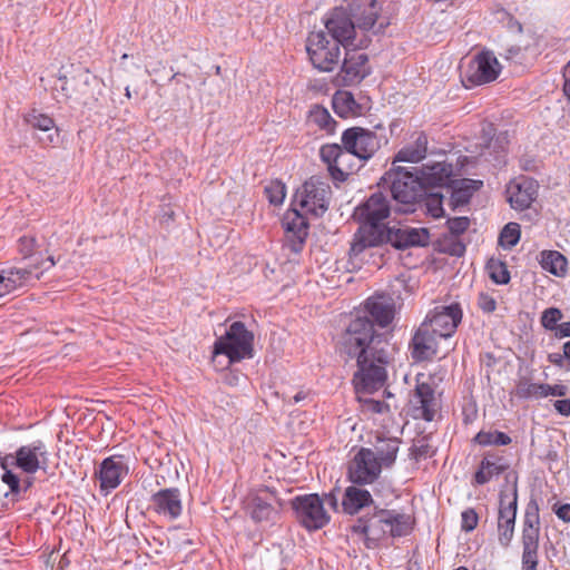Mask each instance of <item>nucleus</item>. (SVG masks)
<instances>
[{
    "label": "nucleus",
    "mask_w": 570,
    "mask_h": 570,
    "mask_svg": "<svg viewBox=\"0 0 570 570\" xmlns=\"http://www.w3.org/2000/svg\"><path fill=\"white\" fill-rule=\"evenodd\" d=\"M520 235V225L518 223H508L500 233L499 244L510 249L518 244Z\"/></svg>",
    "instance_id": "47"
},
{
    "label": "nucleus",
    "mask_w": 570,
    "mask_h": 570,
    "mask_svg": "<svg viewBox=\"0 0 570 570\" xmlns=\"http://www.w3.org/2000/svg\"><path fill=\"white\" fill-rule=\"evenodd\" d=\"M55 266V259L49 256L46 261L23 267H8L0 271V297L39 281L45 271Z\"/></svg>",
    "instance_id": "10"
},
{
    "label": "nucleus",
    "mask_w": 570,
    "mask_h": 570,
    "mask_svg": "<svg viewBox=\"0 0 570 570\" xmlns=\"http://www.w3.org/2000/svg\"><path fill=\"white\" fill-rule=\"evenodd\" d=\"M563 78H564L563 91H564V95L567 96V98L570 100V61L563 68Z\"/></svg>",
    "instance_id": "60"
},
{
    "label": "nucleus",
    "mask_w": 570,
    "mask_h": 570,
    "mask_svg": "<svg viewBox=\"0 0 570 570\" xmlns=\"http://www.w3.org/2000/svg\"><path fill=\"white\" fill-rule=\"evenodd\" d=\"M443 198L444 195L440 191L429 193L426 189H424L423 197L417 204H420L421 207H424L426 213L433 218H440L444 214Z\"/></svg>",
    "instance_id": "43"
},
{
    "label": "nucleus",
    "mask_w": 570,
    "mask_h": 570,
    "mask_svg": "<svg viewBox=\"0 0 570 570\" xmlns=\"http://www.w3.org/2000/svg\"><path fill=\"white\" fill-rule=\"evenodd\" d=\"M483 186L482 180L462 178L452 179L446 186V191L450 193L449 205L453 210L469 204L473 194Z\"/></svg>",
    "instance_id": "31"
},
{
    "label": "nucleus",
    "mask_w": 570,
    "mask_h": 570,
    "mask_svg": "<svg viewBox=\"0 0 570 570\" xmlns=\"http://www.w3.org/2000/svg\"><path fill=\"white\" fill-rule=\"evenodd\" d=\"M282 507L276 492L267 487L256 490L248 497L247 509L255 522H275Z\"/></svg>",
    "instance_id": "17"
},
{
    "label": "nucleus",
    "mask_w": 570,
    "mask_h": 570,
    "mask_svg": "<svg viewBox=\"0 0 570 570\" xmlns=\"http://www.w3.org/2000/svg\"><path fill=\"white\" fill-rule=\"evenodd\" d=\"M478 305L484 313H492L497 308V301L488 293H480Z\"/></svg>",
    "instance_id": "55"
},
{
    "label": "nucleus",
    "mask_w": 570,
    "mask_h": 570,
    "mask_svg": "<svg viewBox=\"0 0 570 570\" xmlns=\"http://www.w3.org/2000/svg\"><path fill=\"white\" fill-rule=\"evenodd\" d=\"M373 503L371 493L357 485L353 484L345 489L342 499V509L347 514H356L360 510L365 507H370Z\"/></svg>",
    "instance_id": "34"
},
{
    "label": "nucleus",
    "mask_w": 570,
    "mask_h": 570,
    "mask_svg": "<svg viewBox=\"0 0 570 570\" xmlns=\"http://www.w3.org/2000/svg\"><path fill=\"white\" fill-rule=\"evenodd\" d=\"M473 441L482 446L508 445L512 442L508 434L500 431H480Z\"/></svg>",
    "instance_id": "46"
},
{
    "label": "nucleus",
    "mask_w": 570,
    "mask_h": 570,
    "mask_svg": "<svg viewBox=\"0 0 570 570\" xmlns=\"http://www.w3.org/2000/svg\"><path fill=\"white\" fill-rule=\"evenodd\" d=\"M439 340V335L434 334L426 324H421L410 343L412 358L415 362L432 360L438 354Z\"/></svg>",
    "instance_id": "25"
},
{
    "label": "nucleus",
    "mask_w": 570,
    "mask_h": 570,
    "mask_svg": "<svg viewBox=\"0 0 570 570\" xmlns=\"http://www.w3.org/2000/svg\"><path fill=\"white\" fill-rule=\"evenodd\" d=\"M563 358H564V355L560 354V353H551L548 355L549 362L554 365H558V366L563 365Z\"/></svg>",
    "instance_id": "63"
},
{
    "label": "nucleus",
    "mask_w": 570,
    "mask_h": 570,
    "mask_svg": "<svg viewBox=\"0 0 570 570\" xmlns=\"http://www.w3.org/2000/svg\"><path fill=\"white\" fill-rule=\"evenodd\" d=\"M324 23L331 39L337 41L344 48H362L368 42L364 39L357 40V30L347 8H334Z\"/></svg>",
    "instance_id": "9"
},
{
    "label": "nucleus",
    "mask_w": 570,
    "mask_h": 570,
    "mask_svg": "<svg viewBox=\"0 0 570 570\" xmlns=\"http://www.w3.org/2000/svg\"><path fill=\"white\" fill-rule=\"evenodd\" d=\"M554 409L563 416L570 415V399L558 400L554 402Z\"/></svg>",
    "instance_id": "58"
},
{
    "label": "nucleus",
    "mask_w": 570,
    "mask_h": 570,
    "mask_svg": "<svg viewBox=\"0 0 570 570\" xmlns=\"http://www.w3.org/2000/svg\"><path fill=\"white\" fill-rule=\"evenodd\" d=\"M361 315H366L379 327L389 326L394 318V303L391 297L385 295H374L368 297L363 307L357 311Z\"/></svg>",
    "instance_id": "24"
},
{
    "label": "nucleus",
    "mask_w": 570,
    "mask_h": 570,
    "mask_svg": "<svg viewBox=\"0 0 570 570\" xmlns=\"http://www.w3.org/2000/svg\"><path fill=\"white\" fill-rule=\"evenodd\" d=\"M151 509L169 520L177 519L183 511L181 494L177 488L161 489L150 499Z\"/></svg>",
    "instance_id": "26"
},
{
    "label": "nucleus",
    "mask_w": 570,
    "mask_h": 570,
    "mask_svg": "<svg viewBox=\"0 0 570 570\" xmlns=\"http://www.w3.org/2000/svg\"><path fill=\"white\" fill-rule=\"evenodd\" d=\"M414 140L399 150L396 160L417 163L425 158L428 153V136L424 131L413 134Z\"/></svg>",
    "instance_id": "35"
},
{
    "label": "nucleus",
    "mask_w": 570,
    "mask_h": 570,
    "mask_svg": "<svg viewBox=\"0 0 570 570\" xmlns=\"http://www.w3.org/2000/svg\"><path fill=\"white\" fill-rule=\"evenodd\" d=\"M341 336H354L373 341L376 338H385L383 334H380L374 330L372 321L366 315H361L360 313H356V315L350 321Z\"/></svg>",
    "instance_id": "36"
},
{
    "label": "nucleus",
    "mask_w": 570,
    "mask_h": 570,
    "mask_svg": "<svg viewBox=\"0 0 570 570\" xmlns=\"http://www.w3.org/2000/svg\"><path fill=\"white\" fill-rule=\"evenodd\" d=\"M382 469L375 452L370 448H361L348 461L346 474L352 484L366 485L380 478Z\"/></svg>",
    "instance_id": "13"
},
{
    "label": "nucleus",
    "mask_w": 570,
    "mask_h": 570,
    "mask_svg": "<svg viewBox=\"0 0 570 570\" xmlns=\"http://www.w3.org/2000/svg\"><path fill=\"white\" fill-rule=\"evenodd\" d=\"M556 336L562 338V337H570V322L562 323L558 325L556 330Z\"/></svg>",
    "instance_id": "61"
},
{
    "label": "nucleus",
    "mask_w": 570,
    "mask_h": 570,
    "mask_svg": "<svg viewBox=\"0 0 570 570\" xmlns=\"http://www.w3.org/2000/svg\"><path fill=\"white\" fill-rule=\"evenodd\" d=\"M265 194L268 198V202L278 206L284 202L286 195V187L281 180H272L265 186Z\"/></svg>",
    "instance_id": "48"
},
{
    "label": "nucleus",
    "mask_w": 570,
    "mask_h": 570,
    "mask_svg": "<svg viewBox=\"0 0 570 570\" xmlns=\"http://www.w3.org/2000/svg\"><path fill=\"white\" fill-rule=\"evenodd\" d=\"M334 111L342 118L356 117L362 114V106L350 91L338 90L332 99Z\"/></svg>",
    "instance_id": "38"
},
{
    "label": "nucleus",
    "mask_w": 570,
    "mask_h": 570,
    "mask_svg": "<svg viewBox=\"0 0 570 570\" xmlns=\"http://www.w3.org/2000/svg\"><path fill=\"white\" fill-rule=\"evenodd\" d=\"M383 138L374 131L362 128L351 127L343 131L342 144L351 155L361 160H367L381 148Z\"/></svg>",
    "instance_id": "14"
},
{
    "label": "nucleus",
    "mask_w": 570,
    "mask_h": 570,
    "mask_svg": "<svg viewBox=\"0 0 570 570\" xmlns=\"http://www.w3.org/2000/svg\"><path fill=\"white\" fill-rule=\"evenodd\" d=\"M37 240L32 236H22L18 239V253L26 259L33 255Z\"/></svg>",
    "instance_id": "54"
},
{
    "label": "nucleus",
    "mask_w": 570,
    "mask_h": 570,
    "mask_svg": "<svg viewBox=\"0 0 570 570\" xmlns=\"http://www.w3.org/2000/svg\"><path fill=\"white\" fill-rule=\"evenodd\" d=\"M26 120L31 127L40 129L42 131H48L52 129L55 126V121L51 117L38 112L37 110H32L30 114H28Z\"/></svg>",
    "instance_id": "49"
},
{
    "label": "nucleus",
    "mask_w": 570,
    "mask_h": 570,
    "mask_svg": "<svg viewBox=\"0 0 570 570\" xmlns=\"http://www.w3.org/2000/svg\"><path fill=\"white\" fill-rule=\"evenodd\" d=\"M383 244V234L381 230H373L360 225L353 236L351 247L348 250L350 263L353 267H358L363 262V253L371 247H376Z\"/></svg>",
    "instance_id": "27"
},
{
    "label": "nucleus",
    "mask_w": 570,
    "mask_h": 570,
    "mask_svg": "<svg viewBox=\"0 0 570 570\" xmlns=\"http://www.w3.org/2000/svg\"><path fill=\"white\" fill-rule=\"evenodd\" d=\"M546 397L549 395L553 396H564L568 393V386L563 384H556V385H546Z\"/></svg>",
    "instance_id": "57"
},
{
    "label": "nucleus",
    "mask_w": 570,
    "mask_h": 570,
    "mask_svg": "<svg viewBox=\"0 0 570 570\" xmlns=\"http://www.w3.org/2000/svg\"><path fill=\"white\" fill-rule=\"evenodd\" d=\"M538 193V186L532 179H523L522 181L511 185L508 188V200L512 208L524 210L534 202Z\"/></svg>",
    "instance_id": "32"
},
{
    "label": "nucleus",
    "mask_w": 570,
    "mask_h": 570,
    "mask_svg": "<svg viewBox=\"0 0 570 570\" xmlns=\"http://www.w3.org/2000/svg\"><path fill=\"white\" fill-rule=\"evenodd\" d=\"M127 472L128 469L120 458L109 456L105 459L96 472L100 490L107 494L110 490L116 489Z\"/></svg>",
    "instance_id": "29"
},
{
    "label": "nucleus",
    "mask_w": 570,
    "mask_h": 570,
    "mask_svg": "<svg viewBox=\"0 0 570 570\" xmlns=\"http://www.w3.org/2000/svg\"><path fill=\"white\" fill-rule=\"evenodd\" d=\"M341 46L324 31H312L306 40V51L312 65L324 72L333 71L338 65Z\"/></svg>",
    "instance_id": "7"
},
{
    "label": "nucleus",
    "mask_w": 570,
    "mask_h": 570,
    "mask_svg": "<svg viewBox=\"0 0 570 570\" xmlns=\"http://www.w3.org/2000/svg\"><path fill=\"white\" fill-rule=\"evenodd\" d=\"M546 383H532L528 377H521L515 386V395L519 399L546 397Z\"/></svg>",
    "instance_id": "42"
},
{
    "label": "nucleus",
    "mask_w": 570,
    "mask_h": 570,
    "mask_svg": "<svg viewBox=\"0 0 570 570\" xmlns=\"http://www.w3.org/2000/svg\"><path fill=\"white\" fill-rule=\"evenodd\" d=\"M540 541V509L534 499H531L524 511L521 546L522 570H538Z\"/></svg>",
    "instance_id": "6"
},
{
    "label": "nucleus",
    "mask_w": 570,
    "mask_h": 570,
    "mask_svg": "<svg viewBox=\"0 0 570 570\" xmlns=\"http://www.w3.org/2000/svg\"><path fill=\"white\" fill-rule=\"evenodd\" d=\"M2 481L8 484L10 488V491L14 494H18L20 492V480L19 478L13 474L11 471H6L2 475Z\"/></svg>",
    "instance_id": "56"
},
{
    "label": "nucleus",
    "mask_w": 570,
    "mask_h": 570,
    "mask_svg": "<svg viewBox=\"0 0 570 570\" xmlns=\"http://www.w3.org/2000/svg\"><path fill=\"white\" fill-rule=\"evenodd\" d=\"M59 80L61 81L59 91L63 101L71 108L91 111L100 107L102 96L100 81L97 77L90 76L88 70L71 79L59 76Z\"/></svg>",
    "instance_id": "3"
},
{
    "label": "nucleus",
    "mask_w": 570,
    "mask_h": 570,
    "mask_svg": "<svg viewBox=\"0 0 570 570\" xmlns=\"http://www.w3.org/2000/svg\"><path fill=\"white\" fill-rule=\"evenodd\" d=\"M556 514L560 520L570 522V504L566 503L558 507Z\"/></svg>",
    "instance_id": "59"
},
{
    "label": "nucleus",
    "mask_w": 570,
    "mask_h": 570,
    "mask_svg": "<svg viewBox=\"0 0 570 570\" xmlns=\"http://www.w3.org/2000/svg\"><path fill=\"white\" fill-rule=\"evenodd\" d=\"M446 225L451 235L460 236L470 227V218L465 216L449 218Z\"/></svg>",
    "instance_id": "51"
},
{
    "label": "nucleus",
    "mask_w": 570,
    "mask_h": 570,
    "mask_svg": "<svg viewBox=\"0 0 570 570\" xmlns=\"http://www.w3.org/2000/svg\"><path fill=\"white\" fill-rule=\"evenodd\" d=\"M483 459H488L489 461L498 463L499 465H509V463L504 460L503 456L490 451L484 454Z\"/></svg>",
    "instance_id": "62"
},
{
    "label": "nucleus",
    "mask_w": 570,
    "mask_h": 570,
    "mask_svg": "<svg viewBox=\"0 0 570 570\" xmlns=\"http://www.w3.org/2000/svg\"><path fill=\"white\" fill-rule=\"evenodd\" d=\"M501 71V66L493 52L483 50L475 55L465 67L462 82L466 88L494 81Z\"/></svg>",
    "instance_id": "12"
},
{
    "label": "nucleus",
    "mask_w": 570,
    "mask_h": 570,
    "mask_svg": "<svg viewBox=\"0 0 570 570\" xmlns=\"http://www.w3.org/2000/svg\"><path fill=\"white\" fill-rule=\"evenodd\" d=\"M323 501H324V503L326 502L334 510H337L338 502H337V498H336V495L334 493L326 494L325 495V500H323Z\"/></svg>",
    "instance_id": "64"
},
{
    "label": "nucleus",
    "mask_w": 570,
    "mask_h": 570,
    "mask_svg": "<svg viewBox=\"0 0 570 570\" xmlns=\"http://www.w3.org/2000/svg\"><path fill=\"white\" fill-rule=\"evenodd\" d=\"M453 175V167L446 163H434L425 165L421 170L419 180L422 183L423 190L432 188H446L451 183Z\"/></svg>",
    "instance_id": "30"
},
{
    "label": "nucleus",
    "mask_w": 570,
    "mask_h": 570,
    "mask_svg": "<svg viewBox=\"0 0 570 570\" xmlns=\"http://www.w3.org/2000/svg\"><path fill=\"white\" fill-rule=\"evenodd\" d=\"M562 318V313L557 307H550L543 311L541 315V324L549 331H556L558 322Z\"/></svg>",
    "instance_id": "50"
},
{
    "label": "nucleus",
    "mask_w": 570,
    "mask_h": 570,
    "mask_svg": "<svg viewBox=\"0 0 570 570\" xmlns=\"http://www.w3.org/2000/svg\"><path fill=\"white\" fill-rule=\"evenodd\" d=\"M350 14L354 20L356 30L360 32H367L373 30L374 33H379L384 30L387 23L380 22V8L377 7L376 0L365 1H353L347 6Z\"/></svg>",
    "instance_id": "23"
},
{
    "label": "nucleus",
    "mask_w": 570,
    "mask_h": 570,
    "mask_svg": "<svg viewBox=\"0 0 570 570\" xmlns=\"http://www.w3.org/2000/svg\"><path fill=\"white\" fill-rule=\"evenodd\" d=\"M400 439L397 438H377L374 449L377 462L382 468H391L395 460L400 448Z\"/></svg>",
    "instance_id": "37"
},
{
    "label": "nucleus",
    "mask_w": 570,
    "mask_h": 570,
    "mask_svg": "<svg viewBox=\"0 0 570 570\" xmlns=\"http://www.w3.org/2000/svg\"><path fill=\"white\" fill-rule=\"evenodd\" d=\"M410 455L413 459H415L416 461H419L421 459H425L428 456H431L432 455L431 445L424 438H421V439L414 441V443L411 448Z\"/></svg>",
    "instance_id": "52"
},
{
    "label": "nucleus",
    "mask_w": 570,
    "mask_h": 570,
    "mask_svg": "<svg viewBox=\"0 0 570 570\" xmlns=\"http://www.w3.org/2000/svg\"><path fill=\"white\" fill-rule=\"evenodd\" d=\"M412 525L410 515L395 510L380 509L371 515L358 518L351 529L354 533L363 534L366 547L372 548L387 534L393 538L407 535Z\"/></svg>",
    "instance_id": "2"
},
{
    "label": "nucleus",
    "mask_w": 570,
    "mask_h": 570,
    "mask_svg": "<svg viewBox=\"0 0 570 570\" xmlns=\"http://www.w3.org/2000/svg\"><path fill=\"white\" fill-rule=\"evenodd\" d=\"M320 156L327 165L333 179L344 181L343 158H350L347 150L338 144H326L321 147Z\"/></svg>",
    "instance_id": "33"
},
{
    "label": "nucleus",
    "mask_w": 570,
    "mask_h": 570,
    "mask_svg": "<svg viewBox=\"0 0 570 570\" xmlns=\"http://www.w3.org/2000/svg\"><path fill=\"white\" fill-rule=\"evenodd\" d=\"M518 510V489L513 487L509 494L501 491L499 494L498 512V541L503 548H508L514 535L515 518Z\"/></svg>",
    "instance_id": "16"
},
{
    "label": "nucleus",
    "mask_w": 570,
    "mask_h": 570,
    "mask_svg": "<svg viewBox=\"0 0 570 570\" xmlns=\"http://www.w3.org/2000/svg\"><path fill=\"white\" fill-rule=\"evenodd\" d=\"M282 224L285 229L291 250L296 254L299 253L308 234L307 219L297 209H293L285 214Z\"/></svg>",
    "instance_id": "28"
},
{
    "label": "nucleus",
    "mask_w": 570,
    "mask_h": 570,
    "mask_svg": "<svg viewBox=\"0 0 570 570\" xmlns=\"http://www.w3.org/2000/svg\"><path fill=\"white\" fill-rule=\"evenodd\" d=\"M462 320V309L459 304L436 307L421 324L439 335L440 338L451 337Z\"/></svg>",
    "instance_id": "22"
},
{
    "label": "nucleus",
    "mask_w": 570,
    "mask_h": 570,
    "mask_svg": "<svg viewBox=\"0 0 570 570\" xmlns=\"http://www.w3.org/2000/svg\"><path fill=\"white\" fill-rule=\"evenodd\" d=\"M391 206L383 193L372 194L363 204L357 206L354 217L364 227L373 230H384L387 225L382 222L389 217Z\"/></svg>",
    "instance_id": "15"
},
{
    "label": "nucleus",
    "mask_w": 570,
    "mask_h": 570,
    "mask_svg": "<svg viewBox=\"0 0 570 570\" xmlns=\"http://www.w3.org/2000/svg\"><path fill=\"white\" fill-rule=\"evenodd\" d=\"M383 234V244L387 243L395 249H406L416 246H426L430 243V232L424 227H412L405 224L386 226Z\"/></svg>",
    "instance_id": "18"
},
{
    "label": "nucleus",
    "mask_w": 570,
    "mask_h": 570,
    "mask_svg": "<svg viewBox=\"0 0 570 570\" xmlns=\"http://www.w3.org/2000/svg\"><path fill=\"white\" fill-rule=\"evenodd\" d=\"M308 120L327 134H333L335 130L336 121L323 106L314 105L309 110Z\"/></svg>",
    "instance_id": "44"
},
{
    "label": "nucleus",
    "mask_w": 570,
    "mask_h": 570,
    "mask_svg": "<svg viewBox=\"0 0 570 570\" xmlns=\"http://www.w3.org/2000/svg\"><path fill=\"white\" fill-rule=\"evenodd\" d=\"M509 469V465H499L488 459H482L474 473V482L479 485L488 483L493 476H499Z\"/></svg>",
    "instance_id": "41"
},
{
    "label": "nucleus",
    "mask_w": 570,
    "mask_h": 570,
    "mask_svg": "<svg viewBox=\"0 0 570 570\" xmlns=\"http://www.w3.org/2000/svg\"><path fill=\"white\" fill-rule=\"evenodd\" d=\"M331 195L330 185L313 176L296 190L294 202L304 213L321 217L328 209Z\"/></svg>",
    "instance_id": "8"
},
{
    "label": "nucleus",
    "mask_w": 570,
    "mask_h": 570,
    "mask_svg": "<svg viewBox=\"0 0 570 570\" xmlns=\"http://www.w3.org/2000/svg\"><path fill=\"white\" fill-rule=\"evenodd\" d=\"M254 334L248 331L243 322H234L225 335L217 338L214 344L215 355H226L229 363L252 358L254 353Z\"/></svg>",
    "instance_id": "5"
},
{
    "label": "nucleus",
    "mask_w": 570,
    "mask_h": 570,
    "mask_svg": "<svg viewBox=\"0 0 570 570\" xmlns=\"http://www.w3.org/2000/svg\"><path fill=\"white\" fill-rule=\"evenodd\" d=\"M292 508L299 524L308 531L320 530L330 522L331 518L318 494L297 495L292 500Z\"/></svg>",
    "instance_id": "11"
},
{
    "label": "nucleus",
    "mask_w": 570,
    "mask_h": 570,
    "mask_svg": "<svg viewBox=\"0 0 570 570\" xmlns=\"http://www.w3.org/2000/svg\"><path fill=\"white\" fill-rule=\"evenodd\" d=\"M376 390L357 391L355 389L356 400L360 403L361 411L364 414H386V413H389L391 410L389 403L381 401V400H375L370 396V394H372Z\"/></svg>",
    "instance_id": "40"
},
{
    "label": "nucleus",
    "mask_w": 570,
    "mask_h": 570,
    "mask_svg": "<svg viewBox=\"0 0 570 570\" xmlns=\"http://www.w3.org/2000/svg\"><path fill=\"white\" fill-rule=\"evenodd\" d=\"M8 460L28 474H33L40 469L47 470L49 464L48 451L42 441L20 446L14 455L6 458V461Z\"/></svg>",
    "instance_id": "21"
},
{
    "label": "nucleus",
    "mask_w": 570,
    "mask_h": 570,
    "mask_svg": "<svg viewBox=\"0 0 570 570\" xmlns=\"http://www.w3.org/2000/svg\"><path fill=\"white\" fill-rule=\"evenodd\" d=\"M371 73L368 56L354 48L346 50L336 82L340 86H353L360 83Z\"/></svg>",
    "instance_id": "20"
},
{
    "label": "nucleus",
    "mask_w": 570,
    "mask_h": 570,
    "mask_svg": "<svg viewBox=\"0 0 570 570\" xmlns=\"http://www.w3.org/2000/svg\"><path fill=\"white\" fill-rule=\"evenodd\" d=\"M479 515L474 509L469 508L461 514V529L471 532L478 527Z\"/></svg>",
    "instance_id": "53"
},
{
    "label": "nucleus",
    "mask_w": 570,
    "mask_h": 570,
    "mask_svg": "<svg viewBox=\"0 0 570 570\" xmlns=\"http://www.w3.org/2000/svg\"><path fill=\"white\" fill-rule=\"evenodd\" d=\"M431 380V376L419 373L416 375L414 393L411 399V403L415 412V417H421L426 422L433 421L439 411V402L435 396V390L429 382Z\"/></svg>",
    "instance_id": "19"
},
{
    "label": "nucleus",
    "mask_w": 570,
    "mask_h": 570,
    "mask_svg": "<svg viewBox=\"0 0 570 570\" xmlns=\"http://www.w3.org/2000/svg\"><path fill=\"white\" fill-rule=\"evenodd\" d=\"M485 269L491 281L495 284L504 285L510 282V273L504 262L497 258H490L487 263Z\"/></svg>",
    "instance_id": "45"
},
{
    "label": "nucleus",
    "mask_w": 570,
    "mask_h": 570,
    "mask_svg": "<svg viewBox=\"0 0 570 570\" xmlns=\"http://www.w3.org/2000/svg\"><path fill=\"white\" fill-rule=\"evenodd\" d=\"M386 338L366 340L354 336H340L337 351L346 362L355 361L357 371L353 375L357 391L380 390L384 386L390 363Z\"/></svg>",
    "instance_id": "1"
},
{
    "label": "nucleus",
    "mask_w": 570,
    "mask_h": 570,
    "mask_svg": "<svg viewBox=\"0 0 570 570\" xmlns=\"http://www.w3.org/2000/svg\"><path fill=\"white\" fill-rule=\"evenodd\" d=\"M382 179L390 184L391 195L396 203L394 207L396 213L415 212V205L423 197L422 183L417 176L397 167L387 171Z\"/></svg>",
    "instance_id": "4"
},
{
    "label": "nucleus",
    "mask_w": 570,
    "mask_h": 570,
    "mask_svg": "<svg viewBox=\"0 0 570 570\" xmlns=\"http://www.w3.org/2000/svg\"><path fill=\"white\" fill-rule=\"evenodd\" d=\"M541 267L556 275L563 276L567 273V258L558 250H543L540 254Z\"/></svg>",
    "instance_id": "39"
}]
</instances>
